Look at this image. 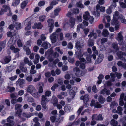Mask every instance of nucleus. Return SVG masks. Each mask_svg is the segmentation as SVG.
Listing matches in <instances>:
<instances>
[{
  "label": "nucleus",
  "instance_id": "nucleus-29",
  "mask_svg": "<svg viewBox=\"0 0 126 126\" xmlns=\"http://www.w3.org/2000/svg\"><path fill=\"white\" fill-rule=\"evenodd\" d=\"M61 9L60 8H56L54 10V15L53 16H51V17L52 18H55L56 16H57L58 15L59 12L61 10Z\"/></svg>",
  "mask_w": 126,
  "mask_h": 126
},
{
  "label": "nucleus",
  "instance_id": "nucleus-18",
  "mask_svg": "<svg viewBox=\"0 0 126 126\" xmlns=\"http://www.w3.org/2000/svg\"><path fill=\"white\" fill-rule=\"evenodd\" d=\"M42 46L44 49H47L50 47L51 45L47 42H44L42 44Z\"/></svg>",
  "mask_w": 126,
  "mask_h": 126
},
{
  "label": "nucleus",
  "instance_id": "nucleus-26",
  "mask_svg": "<svg viewBox=\"0 0 126 126\" xmlns=\"http://www.w3.org/2000/svg\"><path fill=\"white\" fill-rule=\"evenodd\" d=\"M34 115V113H27L23 112L22 113L23 116L27 118H29L32 116H33Z\"/></svg>",
  "mask_w": 126,
  "mask_h": 126
},
{
  "label": "nucleus",
  "instance_id": "nucleus-2",
  "mask_svg": "<svg viewBox=\"0 0 126 126\" xmlns=\"http://www.w3.org/2000/svg\"><path fill=\"white\" fill-rule=\"evenodd\" d=\"M15 40L14 41L13 40L12 38H11L9 41L8 43V45L9 46V48L12 50L14 53H16L20 51V49L19 48H15L13 44L15 43Z\"/></svg>",
  "mask_w": 126,
  "mask_h": 126
},
{
  "label": "nucleus",
  "instance_id": "nucleus-63",
  "mask_svg": "<svg viewBox=\"0 0 126 126\" xmlns=\"http://www.w3.org/2000/svg\"><path fill=\"white\" fill-rule=\"evenodd\" d=\"M20 3V1L19 0H16L14 3H12V5L14 6H16Z\"/></svg>",
  "mask_w": 126,
  "mask_h": 126
},
{
  "label": "nucleus",
  "instance_id": "nucleus-48",
  "mask_svg": "<svg viewBox=\"0 0 126 126\" xmlns=\"http://www.w3.org/2000/svg\"><path fill=\"white\" fill-rule=\"evenodd\" d=\"M27 101L28 102L32 103L34 101V100L32 97L30 96L27 98Z\"/></svg>",
  "mask_w": 126,
  "mask_h": 126
},
{
  "label": "nucleus",
  "instance_id": "nucleus-6",
  "mask_svg": "<svg viewBox=\"0 0 126 126\" xmlns=\"http://www.w3.org/2000/svg\"><path fill=\"white\" fill-rule=\"evenodd\" d=\"M88 25V23L85 21H83L82 24H80L77 26V31L78 32L79 31L80 28H83L85 26H87Z\"/></svg>",
  "mask_w": 126,
  "mask_h": 126
},
{
  "label": "nucleus",
  "instance_id": "nucleus-50",
  "mask_svg": "<svg viewBox=\"0 0 126 126\" xmlns=\"http://www.w3.org/2000/svg\"><path fill=\"white\" fill-rule=\"evenodd\" d=\"M92 56L91 55L89 54L86 57V59L87 61V63H90L91 62V58Z\"/></svg>",
  "mask_w": 126,
  "mask_h": 126
},
{
  "label": "nucleus",
  "instance_id": "nucleus-61",
  "mask_svg": "<svg viewBox=\"0 0 126 126\" xmlns=\"http://www.w3.org/2000/svg\"><path fill=\"white\" fill-rule=\"evenodd\" d=\"M55 50L59 53L60 54H62L63 53V52L62 50H61L60 48L59 47H57L55 48Z\"/></svg>",
  "mask_w": 126,
  "mask_h": 126
},
{
  "label": "nucleus",
  "instance_id": "nucleus-1",
  "mask_svg": "<svg viewBox=\"0 0 126 126\" xmlns=\"http://www.w3.org/2000/svg\"><path fill=\"white\" fill-rule=\"evenodd\" d=\"M26 89L27 92L29 93L34 98H38L40 97V95L33 85H29L26 87Z\"/></svg>",
  "mask_w": 126,
  "mask_h": 126
},
{
  "label": "nucleus",
  "instance_id": "nucleus-16",
  "mask_svg": "<svg viewBox=\"0 0 126 126\" xmlns=\"http://www.w3.org/2000/svg\"><path fill=\"white\" fill-rule=\"evenodd\" d=\"M101 94H106V95H108L110 94V91L109 90H107L106 88H104L100 92Z\"/></svg>",
  "mask_w": 126,
  "mask_h": 126
},
{
  "label": "nucleus",
  "instance_id": "nucleus-54",
  "mask_svg": "<svg viewBox=\"0 0 126 126\" xmlns=\"http://www.w3.org/2000/svg\"><path fill=\"white\" fill-rule=\"evenodd\" d=\"M47 97H49L51 95V92L50 91H47L45 92V95Z\"/></svg>",
  "mask_w": 126,
  "mask_h": 126
},
{
  "label": "nucleus",
  "instance_id": "nucleus-12",
  "mask_svg": "<svg viewBox=\"0 0 126 126\" xmlns=\"http://www.w3.org/2000/svg\"><path fill=\"white\" fill-rule=\"evenodd\" d=\"M88 37H89V39H91L92 37H93L94 39H96L97 38L98 36L97 34L94 32L93 30L92 32L90 33V34L88 35Z\"/></svg>",
  "mask_w": 126,
  "mask_h": 126
},
{
  "label": "nucleus",
  "instance_id": "nucleus-24",
  "mask_svg": "<svg viewBox=\"0 0 126 126\" xmlns=\"http://www.w3.org/2000/svg\"><path fill=\"white\" fill-rule=\"evenodd\" d=\"M72 89L73 90V92H70L69 94L70 95L72 96V99H73L75 95V92H76L77 90V88L75 87H72Z\"/></svg>",
  "mask_w": 126,
  "mask_h": 126
},
{
  "label": "nucleus",
  "instance_id": "nucleus-10",
  "mask_svg": "<svg viewBox=\"0 0 126 126\" xmlns=\"http://www.w3.org/2000/svg\"><path fill=\"white\" fill-rule=\"evenodd\" d=\"M24 24L27 25V26L25 28V30H29L31 28V25L30 21L29 19H26L24 22Z\"/></svg>",
  "mask_w": 126,
  "mask_h": 126
},
{
  "label": "nucleus",
  "instance_id": "nucleus-7",
  "mask_svg": "<svg viewBox=\"0 0 126 126\" xmlns=\"http://www.w3.org/2000/svg\"><path fill=\"white\" fill-rule=\"evenodd\" d=\"M99 7L100 5L97 4L96 6V9H94L93 13V14L96 17L99 16L100 15V12L99 10Z\"/></svg>",
  "mask_w": 126,
  "mask_h": 126
},
{
  "label": "nucleus",
  "instance_id": "nucleus-52",
  "mask_svg": "<svg viewBox=\"0 0 126 126\" xmlns=\"http://www.w3.org/2000/svg\"><path fill=\"white\" fill-rule=\"evenodd\" d=\"M103 119V117L101 114H100L97 115V116L96 119V120L102 121Z\"/></svg>",
  "mask_w": 126,
  "mask_h": 126
},
{
  "label": "nucleus",
  "instance_id": "nucleus-30",
  "mask_svg": "<svg viewBox=\"0 0 126 126\" xmlns=\"http://www.w3.org/2000/svg\"><path fill=\"white\" fill-rule=\"evenodd\" d=\"M13 119L14 117L13 116H10L7 119V122L10 124H12V125H13L14 124V122L13 121Z\"/></svg>",
  "mask_w": 126,
  "mask_h": 126
},
{
  "label": "nucleus",
  "instance_id": "nucleus-58",
  "mask_svg": "<svg viewBox=\"0 0 126 126\" xmlns=\"http://www.w3.org/2000/svg\"><path fill=\"white\" fill-rule=\"evenodd\" d=\"M17 44L18 46L20 47H22L23 46V44L21 42V40L19 39L17 41Z\"/></svg>",
  "mask_w": 126,
  "mask_h": 126
},
{
  "label": "nucleus",
  "instance_id": "nucleus-23",
  "mask_svg": "<svg viewBox=\"0 0 126 126\" xmlns=\"http://www.w3.org/2000/svg\"><path fill=\"white\" fill-rule=\"evenodd\" d=\"M117 55L118 58L121 60L122 59L124 58L123 57V56L126 55V54L124 53L119 51L117 53Z\"/></svg>",
  "mask_w": 126,
  "mask_h": 126
},
{
  "label": "nucleus",
  "instance_id": "nucleus-38",
  "mask_svg": "<svg viewBox=\"0 0 126 126\" xmlns=\"http://www.w3.org/2000/svg\"><path fill=\"white\" fill-rule=\"evenodd\" d=\"M98 100L101 104H103L105 101V99L100 95L98 98Z\"/></svg>",
  "mask_w": 126,
  "mask_h": 126
},
{
  "label": "nucleus",
  "instance_id": "nucleus-22",
  "mask_svg": "<svg viewBox=\"0 0 126 126\" xmlns=\"http://www.w3.org/2000/svg\"><path fill=\"white\" fill-rule=\"evenodd\" d=\"M73 70L74 72H75V75L77 76H81V73L79 68L75 67L73 69Z\"/></svg>",
  "mask_w": 126,
  "mask_h": 126
},
{
  "label": "nucleus",
  "instance_id": "nucleus-46",
  "mask_svg": "<svg viewBox=\"0 0 126 126\" xmlns=\"http://www.w3.org/2000/svg\"><path fill=\"white\" fill-rule=\"evenodd\" d=\"M84 105H84L83 106H80L78 110L77 111V113L78 114V115L79 116L80 115L82 111L83 110L84 108Z\"/></svg>",
  "mask_w": 126,
  "mask_h": 126
},
{
  "label": "nucleus",
  "instance_id": "nucleus-59",
  "mask_svg": "<svg viewBox=\"0 0 126 126\" xmlns=\"http://www.w3.org/2000/svg\"><path fill=\"white\" fill-rule=\"evenodd\" d=\"M94 45V42L92 41L90 39H89L88 40V45L89 47H91Z\"/></svg>",
  "mask_w": 126,
  "mask_h": 126
},
{
  "label": "nucleus",
  "instance_id": "nucleus-41",
  "mask_svg": "<svg viewBox=\"0 0 126 126\" xmlns=\"http://www.w3.org/2000/svg\"><path fill=\"white\" fill-rule=\"evenodd\" d=\"M46 18V16L44 15H42L40 16L39 17V20L41 22H43L44 21Z\"/></svg>",
  "mask_w": 126,
  "mask_h": 126
},
{
  "label": "nucleus",
  "instance_id": "nucleus-64",
  "mask_svg": "<svg viewBox=\"0 0 126 126\" xmlns=\"http://www.w3.org/2000/svg\"><path fill=\"white\" fill-rule=\"evenodd\" d=\"M104 17L106 18L107 20V21L108 22H110L111 20L110 17L108 16H107V15H104Z\"/></svg>",
  "mask_w": 126,
  "mask_h": 126
},
{
  "label": "nucleus",
  "instance_id": "nucleus-53",
  "mask_svg": "<svg viewBox=\"0 0 126 126\" xmlns=\"http://www.w3.org/2000/svg\"><path fill=\"white\" fill-rule=\"evenodd\" d=\"M121 17L119 19L121 20V22L123 23H126V20L125 19L124 17L122 15H121Z\"/></svg>",
  "mask_w": 126,
  "mask_h": 126
},
{
  "label": "nucleus",
  "instance_id": "nucleus-45",
  "mask_svg": "<svg viewBox=\"0 0 126 126\" xmlns=\"http://www.w3.org/2000/svg\"><path fill=\"white\" fill-rule=\"evenodd\" d=\"M112 5L109 7L107 10H106V12L108 14L111 13L112 12Z\"/></svg>",
  "mask_w": 126,
  "mask_h": 126
},
{
  "label": "nucleus",
  "instance_id": "nucleus-43",
  "mask_svg": "<svg viewBox=\"0 0 126 126\" xmlns=\"http://www.w3.org/2000/svg\"><path fill=\"white\" fill-rule=\"evenodd\" d=\"M75 19L74 18H71L70 19V21L71 23V27H73L74 26Z\"/></svg>",
  "mask_w": 126,
  "mask_h": 126
},
{
  "label": "nucleus",
  "instance_id": "nucleus-37",
  "mask_svg": "<svg viewBox=\"0 0 126 126\" xmlns=\"http://www.w3.org/2000/svg\"><path fill=\"white\" fill-rule=\"evenodd\" d=\"M15 68V66L14 65H12L7 67L6 69L8 72H10Z\"/></svg>",
  "mask_w": 126,
  "mask_h": 126
},
{
  "label": "nucleus",
  "instance_id": "nucleus-25",
  "mask_svg": "<svg viewBox=\"0 0 126 126\" xmlns=\"http://www.w3.org/2000/svg\"><path fill=\"white\" fill-rule=\"evenodd\" d=\"M89 99V95L88 94H86L84 96H82L80 99L83 100L84 103L87 102Z\"/></svg>",
  "mask_w": 126,
  "mask_h": 126
},
{
  "label": "nucleus",
  "instance_id": "nucleus-14",
  "mask_svg": "<svg viewBox=\"0 0 126 126\" xmlns=\"http://www.w3.org/2000/svg\"><path fill=\"white\" fill-rule=\"evenodd\" d=\"M84 54L83 51L80 50L75 52V54L76 56L78 58H80L82 57Z\"/></svg>",
  "mask_w": 126,
  "mask_h": 126
},
{
  "label": "nucleus",
  "instance_id": "nucleus-21",
  "mask_svg": "<svg viewBox=\"0 0 126 126\" xmlns=\"http://www.w3.org/2000/svg\"><path fill=\"white\" fill-rule=\"evenodd\" d=\"M43 27V25L41 23L39 22L38 23H36L34 24V25L32 27L33 29L37 28L38 29H41Z\"/></svg>",
  "mask_w": 126,
  "mask_h": 126
},
{
  "label": "nucleus",
  "instance_id": "nucleus-32",
  "mask_svg": "<svg viewBox=\"0 0 126 126\" xmlns=\"http://www.w3.org/2000/svg\"><path fill=\"white\" fill-rule=\"evenodd\" d=\"M109 34V32L107 29H104L103 30L102 34L103 36L105 37H107Z\"/></svg>",
  "mask_w": 126,
  "mask_h": 126
},
{
  "label": "nucleus",
  "instance_id": "nucleus-11",
  "mask_svg": "<svg viewBox=\"0 0 126 126\" xmlns=\"http://www.w3.org/2000/svg\"><path fill=\"white\" fill-rule=\"evenodd\" d=\"M8 37L12 38L14 36H15L16 39H18V38L19 36L18 35L14 33H12L11 32L9 31L7 33Z\"/></svg>",
  "mask_w": 126,
  "mask_h": 126
},
{
  "label": "nucleus",
  "instance_id": "nucleus-34",
  "mask_svg": "<svg viewBox=\"0 0 126 126\" xmlns=\"http://www.w3.org/2000/svg\"><path fill=\"white\" fill-rule=\"evenodd\" d=\"M26 80L28 82H30L33 80L32 76L31 75L26 76Z\"/></svg>",
  "mask_w": 126,
  "mask_h": 126
},
{
  "label": "nucleus",
  "instance_id": "nucleus-3",
  "mask_svg": "<svg viewBox=\"0 0 126 126\" xmlns=\"http://www.w3.org/2000/svg\"><path fill=\"white\" fill-rule=\"evenodd\" d=\"M121 15H122L120 14L118 11H115L113 15V19L111 22V24H114L116 23H117L119 21L118 20L121 17Z\"/></svg>",
  "mask_w": 126,
  "mask_h": 126
},
{
  "label": "nucleus",
  "instance_id": "nucleus-13",
  "mask_svg": "<svg viewBox=\"0 0 126 126\" xmlns=\"http://www.w3.org/2000/svg\"><path fill=\"white\" fill-rule=\"evenodd\" d=\"M56 34L55 32L53 33L50 36V38L53 43H54L56 42Z\"/></svg>",
  "mask_w": 126,
  "mask_h": 126
},
{
  "label": "nucleus",
  "instance_id": "nucleus-47",
  "mask_svg": "<svg viewBox=\"0 0 126 126\" xmlns=\"http://www.w3.org/2000/svg\"><path fill=\"white\" fill-rule=\"evenodd\" d=\"M110 75L111 76L110 80L111 81L113 82L115 81V74L112 73H111L110 74Z\"/></svg>",
  "mask_w": 126,
  "mask_h": 126
},
{
  "label": "nucleus",
  "instance_id": "nucleus-27",
  "mask_svg": "<svg viewBox=\"0 0 126 126\" xmlns=\"http://www.w3.org/2000/svg\"><path fill=\"white\" fill-rule=\"evenodd\" d=\"M51 103L53 104V106H55L58 102V100L55 96H53L52 98L51 101Z\"/></svg>",
  "mask_w": 126,
  "mask_h": 126
},
{
  "label": "nucleus",
  "instance_id": "nucleus-4",
  "mask_svg": "<svg viewBox=\"0 0 126 126\" xmlns=\"http://www.w3.org/2000/svg\"><path fill=\"white\" fill-rule=\"evenodd\" d=\"M83 18L84 19L89 22L91 23H92L94 20V18L90 15V13L88 11L85 12L83 15Z\"/></svg>",
  "mask_w": 126,
  "mask_h": 126
},
{
  "label": "nucleus",
  "instance_id": "nucleus-49",
  "mask_svg": "<svg viewBox=\"0 0 126 126\" xmlns=\"http://www.w3.org/2000/svg\"><path fill=\"white\" fill-rule=\"evenodd\" d=\"M122 110L123 109L120 106H119L117 108V113L120 115H122Z\"/></svg>",
  "mask_w": 126,
  "mask_h": 126
},
{
  "label": "nucleus",
  "instance_id": "nucleus-42",
  "mask_svg": "<svg viewBox=\"0 0 126 126\" xmlns=\"http://www.w3.org/2000/svg\"><path fill=\"white\" fill-rule=\"evenodd\" d=\"M16 115L21 117V113L22 111V110H16Z\"/></svg>",
  "mask_w": 126,
  "mask_h": 126
},
{
  "label": "nucleus",
  "instance_id": "nucleus-60",
  "mask_svg": "<svg viewBox=\"0 0 126 126\" xmlns=\"http://www.w3.org/2000/svg\"><path fill=\"white\" fill-rule=\"evenodd\" d=\"M92 91L94 93H96L97 91V90L96 88V87L95 85H94L92 87Z\"/></svg>",
  "mask_w": 126,
  "mask_h": 126
},
{
  "label": "nucleus",
  "instance_id": "nucleus-20",
  "mask_svg": "<svg viewBox=\"0 0 126 126\" xmlns=\"http://www.w3.org/2000/svg\"><path fill=\"white\" fill-rule=\"evenodd\" d=\"M45 95H43L42 96L41 103H44L47 102L49 101V99L47 98Z\"/></svg>",
  "mask_w": 126,
  "mask_h": 126
},
{
  "label": "nucleus",
  "instance_id": "nucleus-56",
  "mask_svg": "<svg viewBox=\"0 0 126 126\" xmlns=\"http://www.w3.org/2000/svg\"><path fill=\"white\" fill-rule=\"evenodd\" d=\"M15 26L16 29H20L21 28V24L19 23H16L15 24Z\"/></svg>",
  "mask_w": 126,
  "mask_h": 126
},
{
  "label": "nucleus",
  "instance_id": "nucleus-33",
  "mask_svg": "<svg viewBox=\"0 0 126 126\" xmlns=\"http://www.w3.org/2000/svg\"><path fill=\"white\" fill-rule=\"evenodd\" d=\"M50 119L52 122H58L59 119V117H57L54 116H52L51 117Z\"/></svg>",
  "mask_w": 126,
  "mask_h": 126
},
{
  "label": "nucleus",
  "instance_id": "nucleus-15",
  "mask_svg": "<svg viewBox=\"0 0 126 126\" xmlns=\"http://www.w3.org/2000/svg\"><path fill=\"white\" fill-rule=\"evenodd\" d=\"M11 59V56H7L5 58L4 61H1V62L3 64H7L10 61Z\"/></svg>",
  "mask_w": 126,
  "mask_h": 126
},
{
  "label": "nucleus",
  "instance_id": "nucleus-55",
  "mask_svg": "<svg viewBox=\"0 0 126 126\" xmlns=\"http://www.w3.org/2000/svg\"><path fill=\"white\" fill-rule=\"evenodd\" d=\"M27 3V2L26 1H24L22 2L21 5V8L22 9H24L26 6Z\"/></svg>",
  "mask_w": 126,
  "mask_h": 126
},
{
  "label": "nucleus",
  "instance_id": "nucleus-44",
  "mask_svg": "<svg viewBox=\"0 0 126 126\" xmlns=\"http://www.w3.org/2000/svg\"><path fill=\"white\" fill-rule=\"evenodd\" d=\"M19 68L21 70L22 72L26 73L27 72H28L27 68L21 66H20Z\"/></svg>",
  "mask_w": 126,
  "mask_h": 126
},
{
  "label": "nucleus",
  "instance_id": "nucleus-36",
  "mask_svg": "<svg viewBox=\"0 0 126 126\" xmlns=\"http://www.w3.org/2000/svg\"><path fill=\"white\" fill-rule=\"evenodd\" d=\"M47 22L48 23V26H53L54 21L53 19H49L47 20Z\"/></svg>",
  "mask_w": 126,
  "mask_h": 126
},
{
  "label": "nucleus",
  "instance_id": "nucleus-62",
  "mask_svg": "<svg viewBox=\"0 0 126 126\" xmlns=\"http://www.w3.org/2000/svg\"><path fill=\"white\" fill-rule=\"evenodd\" d=\"M114 74H115V76H116L118 79H120L121 77L122 74L120 73L116 72Z\"/></svg>",
  "mask_w": 126,
  "mask_h": 126
},
{
  "label": "nucleus",
  "instance_id": "nucleus-40",
  "mask_svg": "<svg viewBox=\"0 0 126 126\" xmlns=\"http://www.w3.org/2000/svg\"><path fill=\"white\" fill-rule=\"evenodd\" d=\"M22 105L21 104H16L15 105V110H22L21 108Z\"/></svg>",
  "mask_w": 126,
  "mask_h": 126
},
{
  "label": "nucleus",
  "instance_id": "nucleus-8",
  "mask_svg": "<svg viewBox=\"0 0 126 126\" xmlns=\"http://www.w3.org/2000/svg\"><path fill=\"white\" fill-rule=\"evenodd\" d=\"M117 40L118 41L119 45H122L123 44V37L121 35V32H120L118 33V37L116 38Z\"/></svg>",
  "mask_w": 126,
  "mask_h": 126
},
{
  "label": "nucleus",
  "instance_id": "nucleus-51",
  "mask_svg": "<svg viewBox=\"0 0 126 126\" xmlns=\"http://www.w3.org/2000/svg\"><path fill=\"white\" fill-rule=\"evenodd\" d=\"M6 44L5 41H3L0 42V47L4 48Z\"/></svg>",
  "mask_w": 126,
  "mask_h": 126
},
{
  "label": "nucleus",
  "instance_id": "nucleus-35",
  "mask_svg": "<svg viewBox=\"0 0 126 126\" xmlns=\"http://www.w3.org/2000/svg\"><path fill=\"white\" fill-rule=\"evenodd\" d=\"M40 86L38 88V94L42 93L43 92V87L44 86L43 84L42 83H41L40 84Z\"/></svg>",
  "mask_w": 126,
  "mask_h": 126
},
{
  "label": "nucleus",
  "instance_id": "nucleus-5",
  "mask_svg": "<svg viewBox=\"0 0 126 126\" xmlns=\"http://www.w3.org/2000/svg\"><path fill=\"white\" fill-rule=\"evenodd\" d=\"M80 39H79L75 41L76 43L75 47L78 50H81L84 45V42L82 43L80 42Z\"/></svg>",
  "mask_w": 126,
  "mask_h": 126
},
{
  "label": "nucleus",
  "instance_id": "nucleus-19",
  "mask_svg": "<svg viewBox=\"0 0 126 126\" xmlns=\"http://www.w3.org/2000/svg\"><path fill=\"white\" fill-rule=\"evenodd\" d=\"M103 55L102 54H100L99 55L97 60V62H95L96 64L100 63L103 60Z\"/></svg>",
  "mask_w": 126,
  "mask_h": 126
},
{
  "label": "nucleus",
  "instance_id": "nucleus-31",
  "mask_svg": "<svg viewBox=\"0 0 126 126\" xmlns=\"http://www.w3.org/2000/svg\"><path fill=\"white\" fill-rule=\"evenodd\" d=\"M25 81L24 79H20L17 81L16 83L17 84L19 83L20 86L21 87L23 84H25Z\"/></svg>",
  "mask_w": 126,
  "mask_h": 126
},
{
  "label": "nucleus",
  "instance_id": "nucleus-57",
  "mask_svg": "<svg viewBox=\"0 0 126 126\" xmlns=\"http://www.w3.org/2000/svg\"><path fill=\"white\" fill-rule=\"evenodd\" d=\"M58 85L57 84H54L51 88V89L54 91L55 89L58 86Z\"/></svg>",
  "mask_w": 126,
  "mask_h": 126
},
{
  "label": "nucleus",
  "instance_id": "nucleus-28",
  "mask_svg": "<svg viewBox=\"0 0 126 126\" xmlns=\"http://www.w3.org/2000/svg\"><path fill=\"white\" fill-rule=\"evenodd\" d=\"M71 109V106L69 105H66L64 107V110L65 112H70Z\"/></svg>",
  "mask_w": 126,
  "mask_h": 126
},
{
  "label": "nucleus",
  "instance_id": "nucleus-17",
  "mask_svg": "<svg viewBox=\"0 0 126 126\" xmlns=\"http://www.w3.org/2000/svg\"><path fill=\"white\" fill-rule=\"evenodd\" d=\"M3 7L4 9H1L0 12V14L1 15L3 14L4 12L6 11L7 10H10L9 7L7 5H3Z\"/></svg>",
  "mask_w": 126,
  "mask_h": 126
},
{
  "label": "nucleus",
  "instance_id": "nucleus-9",
  "mask_svg": "<svg viewBox=\"0 0 126 126\" xmlns=\"http://www.w3.org/2000/svg\"><path fill=\"white\" fill-rule=\"evenodd\" d=\"M68 95V94L66 92H62L58 95L57 97L60 99H64V97L67 96Z\"/></svg>",
  "mask_w": 126,
  "mask_h": 126
},
{
  "label": "nucleus",
  "instance_id": "nucleus-39",
  "mask_svg": "<svg viewBox=\"0 0 126 126\" xmlns=\"http://www.w3.org/2000/svg\"><path fill=\"white\" fill-rule=\"evenodd\" d=\"M110 124L113 126H116L118 124L117 121L114 119H112L110 122Z\"/></svg>",
  "mask_w": 126,
  "mask_h": 126
}]
</instances>
